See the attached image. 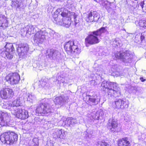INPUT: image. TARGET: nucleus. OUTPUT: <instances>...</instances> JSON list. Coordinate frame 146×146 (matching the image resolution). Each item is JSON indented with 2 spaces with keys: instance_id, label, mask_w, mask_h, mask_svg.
Here are the masks:
<instances>
[{
  "instance_id": "nucleus-11",
  "label": "nucleus",
  "mask_w": 146,
  "mask_h": 146,
  "mask_svg": "<svg viewBox=\"0 0 146 146\" xmlns=\"http://www.w3.org/2000/svg\"><path fill=\"white\" fill-rule=\"evenodd\" d=\"M99 16L96 11L89 12L86 16V20L88 22H97L99 18Z\"/></svg>"
},
{
  "instance_id": "nucleus-20",
  "label": "nucleus",
  "mask_w": 146,
  "mask_h": 146,
  "mask_svg": "<svg viewBox=\"0 0 146 146\" xmlns=\"http://www.w3.org/2000/svg\"><path fill=\"white\" fill-rule=\"evenodd\" d=\"M129 54L125 52L116 53L115 54V57L121 60L123 62L125 61L127 57H129Z\"/></svg>"
},
{
  "instance_id": "nucleus-18",
  "label": "nucleus",
  "mask_w": 146,
  "mask_h": 146,
  "mask_svg": "<svg viewBox=\"0 0 146 146\" xmlns=\"http://www.w3.org/2000/svg\"><path fill=\"white\" fill-rule=\"evenodd\" d=\"M87 96L89 97L88 98L89 102L92 103L93 104L96 105L98 104L100 101V99L98 96L95 94L92 96L89 95Z\"/></svg>"
},
{
  "instance_id": "nucleus-38",
  "label": "nucleus",
  "mask_w": 146,
  "mask_h": 146,
  "mask_svg": "<svg viewBox=\"0 0 146 146\" xmlns=\"http://www.w3.org/2000/svg\"><path fill=\"white\" fill-rule=\"evenodd\" d=\"M140 80H141L142 82H144L146 80V79H144L143 77H140Z\"/></svg>"
},
{
  "instance_id": "nucleus-7",
  "label": "nucleus",
  "mask_w": 146,
  "mask_h": 146,
  "mask_svg": "<svg viewBox=\"0 0 146 146\" xmlns=\"http://www.w3.org/2000/svg\"><path fill=\"white\" fill-rule=\"evenodd\" d=\"M16 50L20 57H23L27 54L29 50V45L27 43H21L17 45Z\"/></svg>"
},
{
  "instance_id": "nucleus-25",
  "label": "nucleus",
  "mask_w": 146,
  "mask_h": 146,
  "mask_svg": "<svg viewBox=\"0 0 146 146\" xmlns=\"http://www.w3.org/2000/svg\"><path fill=\"white\" fill-rule=\"evenodd\" d=\"M108 127H111V129H115L117 127L118 123L117 121L114 119H112L111 122H109Z\"/></svg>"
},
{
  "instance_id": "nucleus-6",
  "label": "nucleus",
  "mask_w": 146,
  "mask_h": 146,
  "mask_svg": "<svg viewBox=\"0 0 146 146\" xmlns=\"http://www.w3.org/2000/svg\"><path fill=\"white\" fill-rule=\"evenodd\" d=\"M14 95L13 89L8 86L2 88L0 91V97L2 99L8 100L12 98Z\"/></svg>"
},
{
  "instance_id": "nucleus-31",
  "label": "nucleus",
  "mask_w": 146,
  "mask_h": 146,
  "mask_svg": "<svg viewBox=\"0 0 146 146\" xmlns=\"http://www.w3.org/2000/svg\"><path fill=\"white\" fill-rule=\"evenodd\" d=\"M99 3L103 6L106 7L108 2L106 0H100Z\"/></svg>"
},
{
  "instance_id": "nucleus-2",
  "label": "nucleus",
  "mask_w": 146,
  "mask_h": 146,
  "mask_svg": "<svg viewBox=\"0 0 146 146\" xmlns=\"http://www.w3.org/2000/svg\"><path fill=\"white\" fill-rule=\"evenodd\" d=\"M17 139V134L14 131L10 130L3 132L0 135V140L4 144L13 145Z\"/></svg>"
},
{
  "instance_id": "nucleus-22",
  "label": "nucleus",
  "mask_w": 146,
  "mask_h": 146,
  "mask_svg": "<svg viewBox=\"0 0 146 146\" xmlns=\"http://www.w3.org/2000/svg\"><path fill=\"white\" fill-rule=\"evenodd\" d=\"M34 27L32 25H31L28 26L27 27V29L26 32L23 30L21 31V33L23 32V33L21 34V35L22 36H24L27 33H28L29 34H33L34 32Z\"/></svg>"
},
{
  "instance_id": "nucleus-23",
  "label": "nucleus",
  "mask_w": 146,
  "mask_h": 146,
  "mask_svg": "<svg viewBox=\"0 0 146 146\" xmlns=\"http://www.w3.org/2000/svg\"><path fill=\"white\" fill-rule=\"evenodd\" d=\"M8 104L9 107H14L19 106H21V103L19 98H18L14 100L12 103Z\"/></svg>"
},
{
  "instance_id": "nucleus-8",
  "label": "nucleus",
  "mask_w": 146,
  "mask_h": 146,
  "mask_svg": "<svg viewBox=\"0 0 146 146\" xmlns=\"http://www.w3.org/2000/svg\"><path fill=\"white\" fill-rule=\"evenodd\" d=\"M50 109L47 108V104L45 103L40 104L37 107L36 110V113L40 115L44 116L50 112Z\"/></svg>"
},
{
  "instance_id": "nucleus-21",
  "label": "nucleus",
  "mask_w": 146,
  "mask_h": 146,
  "mask_svg": "<svg viewBox=\"0 0 146 146\" xmlns=\"http://www.w3.org/2000/svg\"><path fill=\"white\" fill-rule=\"evenodd\" d=\"M62 129H58L56 131L52 133L53 138L55 139L58 138H61L63 136L62 132Z\"/></svg>"
},
{
  "instance_id": "nucleus-28",
  "label": "nucleus",
  "mask_w": 146,
  "mask_h": 146,
  "mask_svg": "<svg viewBox=\"0 0 146 146\" xmlns=\"http://www.w3.org/2000/svg\"><path fill=\"white\" fill-rule=\"evenodd\" d=\"M97 146H110V145L105 141H99L97 142Z\"/></svg>"
},
{
  "instance_id": "nucleus-17",
  "label": "nucleus",
  "mask_w": 146,
  "mask_h": 146,
  "mask_svg": "<svg viewBox=\"0 0 146 146\" xmlns=\"http://www.w3.org/2000/svg\"><path fill=\"white\" fill-rule=\"evenodd\" d=\"M8 26V23L6 17L4 16L0 15V28L5 29Z\"/></svg>"
},
{
  "instance_id": "nucleus-1",
  "label": "nucleus",
  "mask_w": 146,
  "mask_h": 146,
  "mask_svg": "<svg viewBox=\"0 0 146 146\" xmlns=\"http://www.w3.org/2000/svg\"><path fill=\"white\" fill-rule=\"evenodd\" d=\"M102 90L108 95L119 96L121 90L116 83L110 81H103L101 84Z\"/></svg>"
},
{
  "instance_id": "nucleus-10",
  "label": "nucleus",
  "mask_w": 146,
  "mask_h": 146,
  "mask_svg": "<svg viewBox=\"0 0 146 146\" xmlns=\"http://www.w3.org/2000/svg\"><path fill=\"white\" fill-rule=\"evenodd\" d=\"M11 120L8 114L2 113L0 114V125L1 127L7 126Z\"/></svg>"
},
{
  "instance_id": "nucleus-37",
  "label": "nucleus",
  "mask_w": 146,
  "mask_h": 146,
  "mask_svg": "<svg viewBox=\"0 0 146 146\" xmlns=\"http://www.w3.org/2000/svg\"><path fill=\"white\" fill-rule=\"evenodd\" d=\"M144 1H141L140 4V6H141L142 9H143L144 6Z\"/></svg>"
},
{
  "instance_id": "nucleus-29",
  "label": "nucleus",
  "mask_w": 146,
  "mask_h": 146,
  "mask_svg": "<svg viewBox=\"0 0 146 146\" xmlns=\"http://www.w3.org/2000/svg\"><path fill=\"white\" fill-rule=\"evenodd\" d=\"M139 24L140 27L146 28V19L139 21Z\"/></svg>"
},
{
  "instance_id": "nucleus-40",
  "label": "nucleus",
  "mask_w": 146,
  "mask_h": 146,
  "mask_svg": "<svg viewBox=\"0 0 146 146\" xmlns=\"http://www.w3.org/2000/svg\"><path fill=\"white\" fill-rule=\"evenodd\" d=\"M4 108H7V107H6V106H4Z\"/></svg>"
},
{
  "instance_id": "nucleus-16",
  "label": "nucleus",
  "mask_w": 146,
  "mask_h": 146,
  "mask_svg": "<svg viewBox=\"0 0 146 146\" xmlns=\"http://www.w3.org/2000/svg\"><path fill=\"white\" fill-rule=\"evenodd\" d=\"M55 13L56 14L61 15L63 17H69L70 15V13L68 11L63 8H61L57 9L55 12Z\"/></svg>"
},
{
  "instance_id": "nucleus-41",
  "label": "nucleus",
  "mask_w": 146,
  "mask_h": 146,
  "mask_svg": "<svg viewBox=\"0 0 146 146\" xmlns=\"http://www.w3.org/2000/svg\"><path fill=\"white\" fill-rule=\"evenodd\" d=\"M91 81H94V80H92Z\"/></svg>"
},
{
  "instance_id": "nucleus-5",
  "label": "nucleus",
  "mask_w": 146,
  "mask_h": 146,
  "mask_svg": "<svg viewBox=\"0 0 146 146\" xmlns=\"http://www.w3.org/2000/svg\"><path fill=\"white\" fill-rule=\"evenodd\" d=\"M5 50L2 53V56H5L9 59H11L13 58L12 54L15 52V49L12 43H7L5 46Z\"/></svg>"
},
{
  "instance_id": "nucleus-30",
  "label": "nucleus",
  "mask_w": 146,
  "mask_h": 146,
  "mask_svg": "<svg viewBox=\"0 0 146 146\" xmlns=\"http://www.w3.org/2000/svg\"><path fill=\"white\" fill-rule=\"evenodd\" d=\"M54 53V51L53 50L50 49L48 50L47 51V55L49 57H52Z\"/></svg>"
},
{
  "instance_id": "nucleus-3",
  "label": "nucleus",
  "mask_w": 146,
  "mask_h": 146,
  "mask_svg": "<svg viewBox=\"0 0 146 146\" xmlns=\"http://www.w3.org/2000/svg\"><path fill=\"white\" fill-rule=\"evenodd\" d=\"M64 49L68 54L72 53L79 54L81 52V49L78 46L74 44V41L69 40L66 42L64 45Z\"/></svg>"
},
{
  "instance_id": "nucleus-27",
  "label": "nucleus",
  "mask_w": 146,
  "mask_h": 146,
  "mask_svg": "<svg viewBox=\"0 0 146 146\" xmlns=\"http://www.w3.org/2000/svg\"><path fill=\"white\" fill-rule=\"evenodd\" d=\"M130 35H129V36H146V31H145L143 33H138L137 32L135 34H130Z\"/></svg>"
},
{
  "instance_id": "nucleus-34",
  "label": "nucleus",
  "mask_w": 146,
  "mask_h": 146,
  "mask_svg": "<svg viewBox=\"0 0 146 146\" xmlns=\"http://www.w3.org/2000/svg\"><path fill=\"white\" fill-rule=\"evenodd\" d=\"M17 3V1H12L11 2L12 7L14 8H17V6L18 5Z\"/></svg>"
},
{
  "instance_id": "nucleus-19",
  "label": "nucleus",
  "mask_w": 146,
  "mask_h": 146,
  "mask_svg": "<svg viewBox=\"0 0 146 146\" xmlns=\"http://www.w3.org/2000/svg\"><path fill=\"white\" fill-rule=\"evenodd\" d=\"M99 41L97 37H87L85 39L86 44H93L98 43Z\"/></svg>"
},
{
  "instance_id": "nucleus-4",
  "label": "nucleus",
  "mask_w": 146,
  "mask_h": 146,
  "mask_svg": "<svg viewBox=\"0 0 146 146\" xmlns=\"http://www.w3.org/2000/svg\"><path fill=\"white\" fill-rule=\"evenodd\" d=\"M20 79L19 74L17 72L9 73L7 74L5 77L6 82L12 85L19 84Z\"/></svg>"
},
{
  "instance_id": "nucleus-33",
  "label": "nucleus",
  "mask_w": 146,
  "mask_h": 146,
  "mask_svg": "<svg viewBox=\"0 0 146 146\" xmlns=\"http://www.w3.org/2000/svg\"><path fill=\"white\" fill-rule=\"evenodd\" d=\"M17 1L18 4L17 8H19L21 6H22V5H23L22 0H17Z\"/></svg>"
},
{
  "instance_id": "nucleus-12",
  "label": "nucleus",
  "mask_w": 146,
  "mask_h": 146,
  "mask_svg": "<svg viewBox=\"0 0 146 146\" xmlns=\"http://www.w3.org/2000/svg\"><path fill=\"white\" fill-rule=\"evenodd\" d=\"M16 117L21 119L25 120L29 116L28 111L24 109H18L15 112Z\"/></svg>"
},
{
  "instance_id": "nucleus-13",
  "label": "nucleus",
  "mask_w": 146,
  "mask_h": 146,
  "mask_svg": "<svg viewBox=\"0 0 146 146\" xmlns=\"http://www.w3.org/2000/svg\"><path fill=\"white\" fill-rule=\"evenodd\" d=\"M107 27H102L97 31L90 32L89 33L88 36H100L103 33L108 32Z\"/></svg>"
},
{
  "instance_id": "nucleus-26",
  "label": "nucleus",
  "mask_w": 146,
  "mask_h": 146,
  "mask_svg": "<svg viewBox=\"0 0 146 146\" xmlns=\"http://www.w3.org/2000/svg\"><path fill=\"white\" fill-rule=\"evenodd\" d=\"M48 33L45 31L42 30L37 32L35 34V36H46L47 35Z\"/></svg>"
},
{
  "instance_id": "nucleus-15",
  "label": "nucleus",
  "mask_w": 146,
  "mask_h": 146,
  "mask_svg": "<svg viewBox=\"0 0 146 146\" xmlns=\"http://www.w3.org/2000/svg\"><path fill=\"white\" fill-rule=\"evenodd\" d=\"M76 17V16L75 15V13H73L72 15H71L70 17H65L62 19V25L63 24L66 27H69L71 24V19L72 18H73L74 19V21H75Z\"/></svg>"
},
{
  "instance_id": "nucleus-39",
  "label": "nucleus",
  "mask_w": 146,
  "mask_h": 146,
  "mask_svg": "<svg viewBox=\"0 0 146 146\" xmlns=\"http://www.w3.org/2000/svg\"><path fill=\"white\" fill-rule=\"evenodd\" d=\"M94 0L96 2H97V3H99V1H98V2L97 1V0Z\"/></svg>"
},
{
  "instance_id": "nucleus-32",
  "label": "nucleus",
  "mask_w": 146,
  "mask_h": 146,
  "mask_svg": "<svg viewBox=\"0 0 146 146\" xmlns=\"http://www.w3.org/2000/svg\"><path fill=\"white\" fill-rule=\"evenodd\" d=\"M50 35L51 36H58L59 35L58 33H56L53 31H52L50 32Z\"/></svg>"
},
{
  "instance_id": "nucleus-35",
  "label": "nucleus",
  "mask_w": 146,
  "mask_h": 146,
  "mask_svg": "<svg viewBox=\"0 0 146 146\" xmlns=\"http://www.w3.org/2000/svg\"><path fill=\"white\" fill-rule=\"evenodd\" d=\"M61 97L60 96L56 97L54 99V102H55L56 103L58 102H61Z\"/></svg>"
},
{
  "instance_id": "nucleus-24",
  "label": "nucleus",
  "mask_w": 146,
  "mask_h": 146,
  "mask_svg": "<svg viewBox=\"0 0 146 146\" xmlns=\"http://www.w3.org/2000/svg\"><path fill=\"white\" fill-rule=\"evenodd\" d=\"M57 15L55 14V12L54 13V14L53 15V17L54 19L53 22L54 23H56L58 25H62L63 19H61L59 18V15Z\"/></svg>"
},
{
  "instance_id": "nucleus-14",
  "label": "nucleus",
  "mask_w": 146,
  "mask_h": 146,
  "mask_svg": "<svg viewBox=\"0 0 146 146\" xmlns=\"http://www.w3.org/2000/svg\"><path fill=\"white\" fill-rule=\"evenodd\" d=\"M117 146H131V143L129 139L125 137L119 139L117 141Z\"/></svg>"
},
{
  "instance_id": "nucleus-36",
  "label": "nucleus",
  "mask_w": 146,
  "mask_h": 146,
  "mask_svg": "<svg viewBox=\"0 0 146 146\" xmlns=\"http://www.w3.org/2000/svg\"><path fill=\"white\" fill-rule=\"evenodd\" d=\"M33 143H35L34 145L33 146H38L39 145V142L38 141H37L36 142H34V141H33Z\"/></svg>"
},
{
  "instance_id": "nucleus-9",
  "label": "nucleus",
  "mask_w": 146,
  "mask_h": 146,
  "mask_svg": "<svg viewBox=\"0 0 146 146\" xmlns=\"http://www.w3.org/2000/svg\"><path fill=\"white\" fill-rule=\"evenodd\" d=\"M113 106L116 109H124L128 108L129 103L126 99H119L114 102Z\"/></svg>"
}]
</instances>
